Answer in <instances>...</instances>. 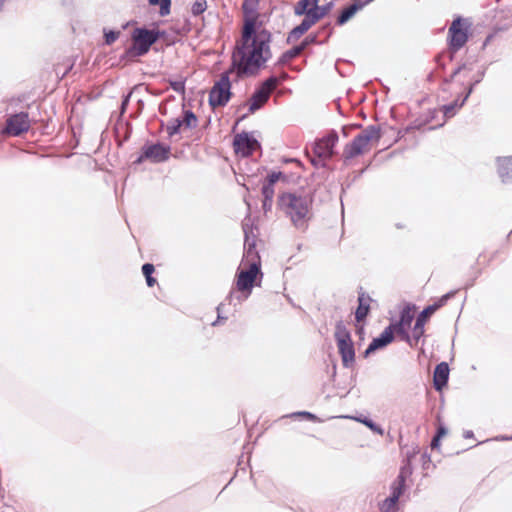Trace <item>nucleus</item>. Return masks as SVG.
I'll use <instances>...</instances> for the list:
<instances>
[{"instance_id": "f257e3e1", "label": "nucleus", "mask_w": 512, "mask_h": 512, "mask_svg": "<svg viewBox=\"0 0 512 512\" xmlns=\"http://www.w3.org/2000/svg\"><path fill=\"white\" fill-rule=\"evenodd\" d=\"M258 0H244L242 10L244 13V25L241 37L236 41V58L239 61L248 57L247 68H254L260 62H267L272 54L270 50L271 34L265 29H256L258 17Z\"/></svg>"}, {"instance_id": "f03ea898", "label": "nucleus", "mask_w": 512, "mask_h": 512, "mask_svg": "<svg viewBox=\"0 0 512 512\" xmlns=\"http://www.w3.org/2000/svg\"><path fill=\"white\" fill-rule=\"evenodd\" d=\"M236 49L232 53V63L230 68L222 73L219 79L214 83L209 93V104L212 108L225 106L232 97L231 83L244 76H254L265 66L266 62H260L257 67L247 68L248 57L239 61L236 57Z\"/></svg>"}, {"instance_id": "7ed1b4c3", "label": "nucleus", "mask_w": 512, "mask_h": 512, "mask_svg": "<svg viewBox=\"0 0 512 512\" xmlns=\"http://www.w3.org/2000/svg\"><path fill=\"white\" fill-rule=\"evenodd\" d=\"M312 203L309 195L284 192L278 197L277 207L296 229L305 231L313 216Z\"/></svg>"}, {"instance_id": "20e7f679", "label": "nucleus", "mask_w": 512, "mask_h": 512, "mask_svg": "<svg viewBox=\"0 0 512 512\" xmlns=\"http://www.w3.org/2000/svg\"><path fill=\"white\" fill-rule=\"evenodd\" d=\"M263 277L261 258L255 243L245 246V253L237 270L235 286L245 297L251 294L254 286H259Z\"/></svg>"}, {"instance_id": "39448f33", "label": "nucleus", "mask_w": 512, "mask_h": 512, "mask_svg": "<svg viewBox=\"0 0 512 512\" xmlns=\"http://www.w3.org/2000/svg\"><path fill=\"white\" fill-rule=\"evenodd\" d=\"M380 138L381 130L378 126L366 127L350 143L345 145L343 158L349 160L368 153L379 142Z\"/></svg>"}, {"instance_id": "423d86ee", "label": "nucleus", "mask_w": 512, "mask_h": 512, "mask_svg": "<svg viewBox=\"0 0 512 512\" xmlns=\"http://www.w3.org/2000/svg\"><path fill=\"white\" fill-rule=\"evenodd\" d=\"M483 75V71L477 64H464L453 72L451 83L461 86L460 94L464 96V101H466L473 87L483 79Z\"/></svg>"}, {"instance_id": "0eeeda50", "label": "nucleus", "mask_w": 512, "mask_h": 512, "mask_svg": "<svg viewBox=\"0 0 512 512\" xmlns=\"http://www.w3.org/2000/svg\"><path fill=\"white\" fill-rule=\"evenodd\" d=\"M164 32L159 30H148L146 28H135L132 32V46L127 49L128 57L143 56L149 52L150 47L162 37Z\"/></svg>"}, {"instance_id": "6e6552de", "label": "nucleus", "mask_w": 512, "mask_h": 512, "mask_svg": "<svg viewBox=\"0 0 512 512\" xmlns=\"http://www.w3.org/2000/svg\"><path fill=\"white\" fill-rule=\"evenodd\" d=\"M334 337L343 366L346 368L353 367L355 363L354 344L350 332L342 321L336 324Z\"/></svg>"}, {"instance_id": "1a4fd4ad", "label": "nucleus", "mask_w": 512, "mask_h": 512, "mask_svg": "<svg viewBox=\"0 0 512 512\" xmlns=\"http://www.w3.org/2000/svg\"><path fill=\"white\" fill-rule=\"evenodd\" d=\"M468 30L469 24L462 18H457L451 23L448 29L449 47L451 51L456 52L466 44L468 40Z\"/></svg>"}, {"instance_id": "9d476101", "label": "nucleus", "mask_w": 512, "mask_h": 512, "mask_svg": "<svg viewBox=\"0 0 512 512\" xmlns=\"http://www.w3.org/2000/svg\"><path fill=\"white\" fill-rule=\"evenodd\" d=\"M450 294L442 296L436 303L427 306L417 317L415 325L412 330V338L418 342L425 333V324L429 318L442 306H444L449 299Z\"/></svg>"}, {"instance_id": "9b49d317", "label": "nucleus", "mask_w": 512, "mask_h": 512, "mask_svg": "<svg viewBox=\"0 0 512 512\" xmlns=\"http://www.w3.org/2000/svg\"><path fill=\"white\" fill-rule=\"evenodd\" d=\"M278 84L279 79L277 77H270L265 80L252 95L249 103V111L253 113L261 108L268 101L271 93L277 88Z\"/></svg>"}, {"instance_id": "f8f14e48", "label": "nucleus", "mask_w": 512, "mask_h": 512, "mask_svg": "<svg viewBox=\"0 0 512 512\" xmlns=\"http://www.w3.org/2000/svg\"><path fill=\"white\" fill-rule=\"evenodd\" d=\"M30 124L31 122L28 113L21 112L14 114L6 120V127L2 130V134L5 133L11 136H19L29 130Z\"/></svg>"}, {"instance_id": "ddd939ff", "label": "nucleus", "mask_w": 512, "mask_h": 512, "mask_svg": "<svg viewBox=\"0 0 512 512\" xmlns=\"http://www.w3.org/2000/svg\"><path fill=\"white\" fill-rule=\"evenodd\" d=\"M233 147L237 155L248 157L260 148V144L255 138L250 137L248 133L243 132L235 135Z\"/></svg>"}, {"instance_id": "4468645a", "label": "nucleus", "mask_w": 512, "mask_h": 512, "mask_svg": "<svg viewBox=\"0 0 512 512\" xmlns=\"http://www.w3.org/2000/svg\"><path fill=\"white\" fill-rule=\"evenodd\" d=\"M338 142V135L332 131L314 144V154L321 159H329L333 155V148Z\"/></svg>"}, {"instance_id": "2eb2a0df", "label": "nucleus", "mask_w": 512, "mask_h": 512, "mask_svg": "<svg viewBox=\"0 0 512 512\" xmlns=\"http://www.w3.org/2000/svg\"><path fill=\"white\" fill-rule=\"evenodd\" d=\"M414 318V312L410 307H405L400 314V320L398 323L391 324L389 327H393L394 333L401 336V338L407 342L411 341V337L408 333L412 321Z\"/></svg>"}, {"instance_id": "dca6fc26", "label": "nucleus", "mask_w": 512, "mask_h": 512, "mask_svg": "<svg viewBox=\"0 0 512 512\" xmlns=\"http://www.w3.org/2000/svg\"><path fill=\"white\" fill-rule=\"evenodd\" d=\"M169 153V147L162 144H152L143 148V153L139 157L138 162H141L144 159H148L156 163L163 162L168 159Z\"/></svg>"}, {"instance_id": "f3484780", "label": "nucleus", "mask_w": 512, "mask_h": 512, "mask_svg": "<svg viewBox=\"0 0 512 512\" xmlns=\"http://www.w3.org/2000/svg\"><path fill=\"white\" fill-rule=\"evenodd\" d=\"M437 114L438 110L436 109H429L428 111L424 112L404 128L405 134L414 132L416 130H422L428 125H430V127L435 125L434 121Z\"/></svg>"}, {"instance_id": "a211bd4d", "label": "nucleus", "mask_w": 512, "mask_h": 512, "mask_svg": "<svg viewBox=\"0 0 512 512\" xmlns=\"http://www.w3.org/2000/svg\"><path fill=\"white\" fill-rule=\"evenodd\" d=\"M393 327H386L380 337L375 338L369 344L368 348L364 352V357H368L371 353L376 351L379 348L385 347L389 343L393 341L394 338Z\"/></svg>"}, {"instance_id": "6ab92c4d", "label": "nucleus", "mask_w": 512, "mask_h": 512, "mask_svg": "<svg viewBox=\"0 0 512 512\" xmlns=\"http://www.w3.org/2000/svg\"><path fill=\"white\" fill-rule=\"evenodd\" d=\"M404 483L405 478L402 474H400L397 478V480L394 482L392 487V494L389 498H387L382 506V510L384 512H389L391 509H393L399 499V497L402 495L404 490Z\"/></svg>"}, {"instance_id": "aec40b11", "label": "nucleus", "mask_w": 512, "mask_h": 512, "mask_svg": "<svg viewBox=\"0 0 512 512\" xmlns=\"http://www.w3.org/2000/svg\"><path fill=\"white\" fill-rule=\"evenodd\" d=\"M449 378V367L446 362H441L435 367L433 383L436 390L441 391L447 384Z\"/></svg>"}, {"instance_id": "412c9836", "label": "nucleus", "mask_w": 512, "mask_h": 512, "mask_svg": "<svg viewBox=\"0 0 512 512\" xmlns=\"http://www.w3.org/2000/svg\"><path fill=\"white\" fill-rule=\"evenodd\" d=\"M315 41V37L309 39V38H306L300 45H297L293 48H291L290 50H287L286 52H284L281 57L279 58L278 60V65L280 66H283V65H286L287 63H289L292 59L296 58L297 56H299L304 50L305 48L312 42Z\"/></svg>"}, {"instance_id": "4be33fe9", "label": "nucleus", "mask_w": 512, "mask_h": 512, "mask_svg": "<svg viewBox=\"0 0 512 512\" xmlns=\"http://www.w3.org/2000/svg\"><path fill=\"white\" fill-rule=\"evenodd\" d=\"M372 298L365 292H360L358 296V307L355 312V319L357 322H362L367 317L370 311V304Z\"/></svg>"}, {"instance_id": "5701e85b", "label": "nucleus", "mask_w": 512, "mask_h": 512, "mask_svg": "<svg viewBox=\"0 0 512 512\" xmlns=\"http://www.w3.org/2000/svg\"><path fill=\"white\" fill-rule=\"evenodd\" d=\"M464 103L465 101L463 98L461 102H458V100L456 99L453 103L442 106L441 112L443 113V120L441 122L435 123V125L429 127V129H434L436 127L442 126L446 119L453 117L456 114V111L460 109L464 105Z\"/></svg>"}, {"instance_id": "b1692460", "label": "nucleus", "mask_w": 512, "mask_h": 512, "mask_svg": "<svg viewBox=\"0 0 512 512\" xmlns=\"http://www.w3.org/2000/svg\"><path fill=\"white\" fill-rule=\"evenodd\" d=\"M262 195L264 197L263 207L266 209L267 206H271L273 196H274V186L268 183H265L262 187Z\"/></svg>"}, {"instance_id": "393cba45", "label": "nucleus", "mask_w": 512, "mask_h": 512, "mask_svg": "<svg viewBox=\"0 0 512 512\" xmlns=\"http://www.w3.org/2000/svg\"><path fill=\"white\" fill-rule=\"evenodd\" d=\"M311 28V25L308 23V21H305L304 19L300 23V25L296 26L291 32L288 37V40L291 39H297L301 35H303L305 32H307Z\"/></svg>"}, {"instance_id": "a878e982", "label": "nucleus", "mask_w": 512, "mask_h": 512, "mask_svg": "<svg viewBox=\"0 0 512 512\" xmlns=\"http://www.w3.org/2000/svg\"><path fill=\"white\" fill-rule=\"evenodd\" d=\"M155 271V267L151 263H146L142 266V272L146 278V283L149 287H153L157 281L154 277H152V274Z\"/></svg>"}, {"instance_id": "bb28decb", "label": "nucleus", "mask_w": 512, "mask_h": 512, "mask_svg": "<svg viewBox=\"0 0 512 512\" xmlns=\"http://www.w3.org/2000/svg\"><path fill=\"white\" fill-rule=\"evenodd\" d=\"M181 120H182L184 129L194 128V127H196L197 122H198L196 115L192 111H189V110L184 112V115Z\"/></svg>"}, {"instance_id": "cd10ccee", "label": "nucleus", "mask_w": 512, "mask_h": 512, "mask_svg": "<svg viewBox=\"0 0 512 512\" xmlns=\"http://www.w3.org/2000/svg\"><path fill=\"white\" fill-rule=\"evenodd\" d=\"M182 129H184V126L180 118L172 119L166 126V131L169 136L179 133Z\"/></svg>"}, {"instance_id": "c85d7f7f", "label": "nucleus", "mask_w": 512, "mask_h": 512, "mask_svg": "<svg viewBox=\"0 0 512 512\" xmlns=\"http://www.w3.org/2000/svg\"><path fill=\"white\" fill-rule=\"evenodd\" d=\"M319 0H301L295 6V14L303 15L308 7L318 6Z\"/></svg>"}, {"instance_id": "c756f323", "label": "nucleus", "mask_w": 512, "mask_h": 512, "mask_svg": "<svg viewBox=\"0 0 512 512\" xmlns=\"http://www.w3.org/2000/svg\"><path fill=\"white\" fill-rule=\"evenodd\" d=\"M152 6L159 5V13L161 16H166L170 13L171 0H148Z\"/></svg>"}, {"instance_id": "7c9ffc66", "label": "nucleus", "mask_w": 512, "mask_h": 512, "mask_svg": "<svg viewBox=\"0 0 512 512\" xmlns=\"http://www.w3.org/2000/svg\"><path fill=\"white\" fill-rule=\"evenodd\" d=\"M308 11L311 14H313V17L318 22L320 19H322L328 13V8L320 7V6H312V7H308Z\"/></svg>"}, {"instance_id": "2f4dec72", "label": "nucleus", "mask_w": 512, "mask_h": 512, "mask_svg": "<svg viewBox=\"0 0 512 512\" xmlns=\"http://www.w3.org/2000/svg\"><path fill=\"white\" fill-rule=\"evenodd\" d=\"M308 11L311 14H313V17L318 22L320 19H322L328 13V8L320 7V6H312V7H308Z\"/></svg>"}, {"instance_id": "473e14b6", "label": "nucleus", "mask_w": 512, "mask_h": 512, "mask_svg": "<svg viewBox=\"0 0 512 512\" xmlns=\"http://www.w3.org/2000/svg\"><path fill=\"white\" fill-rule=\"evenodd\" d=\"M308 11L311 14H313V17L318 22L320 19H322L328 13V8L320 7V6H312V7H308Z\"/></svg>"}, {"instance_id": "72a5a7b5", "label": "nucleus", "mask_w": 512, "mask_h": 512, "mask_svg": "<svg viewBox=\"0 0 512 512\" xmlns=\"http://www.w3.org/2000/svg\"><path fill=\"white\" fill-rule=\"evenodd\" d=\"M207 9L206 0H197L193 3L191 7V12L193 15L198 16L201 15Z\"/></svg>"}, {"instance_id": "f704fd0d", "label": "nucleus", "mask_w": 512, "mask_h": 512, "mask_svg": "<svg viewBox=\"0 0 512 512\" xmlns=\"http://www.w3.org/2000/svg\"><path fill=\"white\" fill-rule=\"evenodd\" d=\"M357 420L361 423H363L365 426H367L370 430H372L373 432L379 434V435H383L384 434V431L383 429L376 425L373 421H371L370 419L368 418H357Z\"/></svg>"}, {"instance_id": "c9c22d12", "label": "nucleus", "mask_w": 512, "mask_h": 512, "mask_svg": "<svg viewBox=\"0 0 512 512\" xmlns=\"http://www.w3.org/2000/svg\"><path fill=\"white\" fill-rule=\"evenodd\" d=\"M170 86L177 93H185V83L183 80L170 81Z\"/></svg>"}, {"instance_id": "e433bc0d", "label": "nucleus", "mask_w": 512, "mask_h": 512, "mask_svg": "<svg viewBox=\"0 0 512 512\" xmlns=\"http://www.w3.org/2000/svg\"><path fill=\"white\" fill-rule=\"evenodd\" d=\"M119 37V32L109 31L105 33V42L107 44H112L115 42Z\"/></svg>"}, {"instance_id": "4c0bfd02", "label": "nucleus", "mask_w": 512, "mask_h": 512, "mask_svg": "<svg viewBox=\"0 0 512 512\" xmlns=\"http://www.w3.org/2000/svg\"><path fill=\"white\" fill-rule=\"evenodd\" d=\"M281 176V172H272L268 175L267 183L274 186V184L280 179Z\"/></svg>"}, {"instance_id": "58836bf2", "label": "nucleus", "mask_w": 512, "mask_h": 512, "mask_svg": "<svg viewBox=\"0 0 512 512\" xmlns=\"http://www.w3.org/2000/svg\"><path fill=\"white\" fill-rule=\"evenodd\" d=\"M305 17H304V20L305 21H308V23L311 25V27L317 23L316 19L313 17V14H311L308 9L306 10V12H304Z\"/></svg>"}, {"instance_id": "ea45409f", "label": "nucleus", "mask_w": 512, "mask_h": 512, "mask_svg": "<svg viewBox=\"0 0 512 512\" xmlns=\"http://www.w3.org/2000/svg\"><path fill=\"white\" fill-rule=\"evenodd\" d=\"M447 434V430L445 429V427L443 426H439L438 429H437V433H436V437H438L439 439H441L442 437H444L445 435Z\"/></svg>"}, {"instance_id": "a19ab883", "label": "nucleus", "mask_w": 512, "mask_h": 512, "mask_svg": "<svg viewBox=\"0 0 512 512\" xmlns=\"http://www.w3.org/2000/svg\"><path fill=\"white\" fill-rule=\"evenodd\" d=\"M439 445H440V439H439L438 437L434 436V438H433V439H432V441H431V447H432V449H434V448H438V447H439Z\"/></svg>"}, {"instance_id": "79ce46f5", "label": "nucleus", "mask_w": 512, "mask_h": 512, "mask_svg": "<svg viewBox=\"0 0 512 512\" xmlns=\"http://www.w3.org/2000/svg\"><path fill=\"white\" fill-rule=\"evenodd\" d=\"M299 415L306 417L307 419H314V415L309 412H301Z\"/></svg>"}]
</instances>
